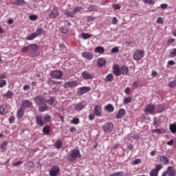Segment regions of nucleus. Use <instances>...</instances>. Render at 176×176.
Returning <instances> with one entry per match:
<instances>
[{
	"instance_id": "f257e3e1",
	"label": "nucleus",
	"mask_w": 176,
	"mask_h": 176,
	"mask_svg": "<svg viewBox=\"0 0 176 176\" xmlns=\"http://www.w3.org/2000/svg\"><path fill=\"white\" fill-rule=\"evenodd\" d=\"M34 101L37 105H39V112L49 111V106L46 104V99L42 95H38L34 98Z\"/></svg>"
},
{
	"instance_id": "f03ea898",
	"label": "nucleus",
	"mask_w": 176,
	"mask_h": 176,
	"mask_svg": "<svg viewBox=\"0 0 176 176\" xmlns=\"http://www.w3.org/2000/svg\"><path fill=\"white\" fill-rule=\"evenodd\" d=\"M113 74L116 76H120V75H127L129 74V67L126 65L119 66V65H114L113 67Z\"/></svg>"
},
{
	"instance_id": "7ed1b4c3",
	"label": "nucleus",
	"mask_w": 176,
	"mask_h": 176,
	"mask_svg": "<svg viewBox=\"0 0 176 176\" xmlns=\"http://www.w3.org/2000/svg\"><path fill=\"white\" fill-rule=\"evenodd\" d=\"M52 120V116L49 114H45L44 116L42 114L38 115L36 117V123L38 124V126H42L46 124V123H49Z\"/></svg>"
},
{
	"instance_id": "20e7f679",
	"label": "nucleus",
	"mask_w": 176,
	"mask_h": 176,
	"mask_svg": "<svg viewBox=\"0 0 176 176\" xmlns=\"http://www.w3.org/2000/svg\"><path fill=\"white\" fill-rule=\"evenodd\" d=\"M82 157V154L78 149H74L70 151L69 155H67L68 162H75L77 159H80Z\"/></svg>"
},
{
	"instance_id": "39448f33",
	"label": "nucleus",
	"mask_w": 176,
	"mask_h": 176,
	"mask_svg": "<svg viewBox=\"0 0 176 176\" xmlns=\"http://www.w3.org/2000/svg\"><path fill=\"white\" fill-rule=\"evenodd\" d=\"M144 56H145L144 50H137L133 54V60H135V61H138L139 60H141V58H144Z\"/></svg>"
},
{
	"instance_id": "423d86ee",
	"label": "nucleus",
	"mask_w": 176,
	"mask_h": 176,
	"mask_svg": "<svg viewBox=\"0 0 176 176\" xmlns=\"http://www.w3.org/2000/svg\"><path fill=\"white\" fill-rule=\"evenodd\" d=\"M102 128L106 134H108V133H112V131H113V123L111 122H107L102 126Z\"/></svg>"
},
{
	"instance_id": "0eeeda50",
	"label": "nucleus",
	"mask_w": 176,
	"mask_h": 176,
	"mask_svg": "<svg viewBox=\"0 0 176 176\" xmlns=\"http://www.w3.org/2000/svg\"><path fill=\"white\" fill-rule=\"evenodd\" d=\"M176 175V170L173 166H168L166 171H164L162 176H175Z\"/></svg>"
},
{
	"instance_id": "6e6552de",
	"label": "nucleus",
	"mask_w": 176,
	"mask_h": 176,
	"mask_svg": "<svg viewBox=\"0 0 176 176\" xmlns=\"http://www.w3.org/2000/svg\"><path fill=\"white\" fill-rule=\"evenodd\" d=\"M52 79H61L63 78V71L61 70H54L50 74Z\"/></svg>"
},
{
	"instance_id": "1a4fd4ad",
	"label": "nucleus",
	"mask_w": 176,
	"mask_h": 176,
	"mask_svg": "<svg viewBox=\"0 0 176 176\" xmlns=\"http://www.w3.org/2000/svg\"><path fill=\"white\" fill-rule=\"evenodd\" d=\"M58 14H60V12H58V7L54 6L53 9L50 10L49 17L50 19H56Z\"/></svg>"
},
{
	"instance_id": "9d476101",
	"label": "nucleus",
	"mask_w": 176,
	"mask_h": 176,
	"mask_svg": "<svg viewBox=\"0 0 176 176\" xmlns=\"http://www.w3.org/2000/svg\"><path fill=\"white\" fill-rule=\"evenodd\" d=\"M60 174V167L57 166H52L50 170V176H58Z\"/></svg>"
},
{
	"instance_id": "9b49d317",
	"label": "nucleus",
	"mask_w": 176,
	"mask_h": 176,
	"mask_svg": "<svg viewBox=\"0 0 176 176\" xmlns=\"http://www.w3.org/2000/svg\"><path fill=\"white\" fill-rule=\"evenodd\" d=\"M21 107H22L25 110L28 108H32V102L28 100H24L21 102Z\"/></svg>"
},
{
	"instance_id": "f8f14e48",
	"label": "nucleus",
	"mask_w": 176,
	"mask_h": 176,
	"mask_svg": "<svg viewBox=\"0 0 176 176\" xmlns=\"http://www.w3.org/2000/svg\"><path fill=\"white\" fill-rule=\"evenodd\" d=\"M155 109H156L155 104H149L145 107L144 112L145 113H153Z\"/></svg>"
},
{
	"instance_id": "ddd939ff",
	"label": "nucleus",
	"mask_w": 176,
	"mask_h": 176,
	"mask_svg": "<svg viewBox=\"0 0 176 176\" xmlns=\"http://www.w3.org/2000/svg\"><path fill=\"white\" fill-rule=\"evenodd\" d=\"M78 85L79 83H78L77 81H69L65 82L63 87H65V89H71L72 87H76V86H78Z\"/></svg>"
},
{
	"instance_id": "4468645a",
	"label": "nucleus",
	"mask_w": 176,
	"mask_h": 176,
	"mask_svg": "<svg viewBox=\"0 0 176 176\" xmlns=\"http://www.w3.org/2000/svg\"><path fill=\"white\" fill-rule=\"evenodd\" d=\"M6 74H0V88L2 89V87H5L8 83L6 82Z\"/></svg>"
},
{
	"instance_id": "2eb2a0df",
	"label": "nucleus",
	"mask_w": 176,
	"mask_h": 176,
	"mask_svg": "<svg viewBox=\"0 0 176 176\" xmlns=\"http://www.w3.org/2000/svg\"><path fill=\"white\" fill-rule=\"evenodd\" d=\"M102 112L101 106L96 104L94 108V113L96 116H101V113Z\"/></svg>"
},
{
	"instance_id": "dca6fc26",
	"label": "nucleus",
	"mask_w": 176,
	"mask_h": 176,
	"mask_svg": "<svg viewBox=\"0 0 176 176\" xmlns=\"http://www.w3.org/2000/svg\"><path fill=\"white\" fill-rule=\"evenodd\" d=\"M24 113H25V109L21 107L16 111V118L21 119L24 116Z\"/></svg>"
},
{
	"instance_id": "f3484780",
	"label": "nucleus",
	"mask_w": 176,
	"mask_h": 176,
	"mask_svg": "<svg viewBox=\"0 0 176 176\" xmlns=\"http://www.w3.org/2000/svg\"><path fill=\"white\" fill-rule=\"evenodd\" d=\"M90 90H91V88L89 87H82L79 89L78 93L80 96H83V94H85V93H89Z\"/></svg>"
},
{
	"instance_id": "a211bd4d",
	"label": "nucleus",
	"mask_w": 176,
	"mask_h": 176,
	"mask_svg": "<svg viewBox=\"0 0 176 176\" xmlns=\"http://www.w3.org/2000/svg\"><path fill=\"white\" fill-rule=\"evenodd\" d=\"M82 57H83V58H86L87 60H90L94 58V55L89 52H84L82 54Z\"/></svg>"
},
{
	"instance_id": "6ab92c4d",
	"label": "nucleus",
	"mask_w": 176,
	"mask_h": 176,
	"mask_svg": "<svg viewBox=\"0 0 176 176\" xmlns=\"http://www.w3.org/2000/svg\"><path fill=\"white\" fill-rule=\"evenodd\" d=\"M82 76L83 79H85V80L93 79V78H94V76L89 74V72H87V71L82 72Z\"/></svg>"
},
{
	"instance_id": "aec40b11",
	"label": "nucleus",
	"mask_w": 176,
	"mask_h": 176,
	"mask_svg": "<svg viewBox=\"0 0 176 176\" xmlns=\"http://www.w3.org/2000/svg\"><path fill=\"white\" fill-rule=\"evenodd\" d=\"M107 64V60H105V58H99L97 60V65L98 67H100V68L102 67H104Z\"/></svg>"
},
{
	"instance_id": "412c9836",
	"label": "nucleus",
	"mask_w": 176,
	"mask_h": 176,
	"mask_svg": "<svg viewBox=\"0 0 176 176\" xmlns=\"http://www.w3.org/2000/svg\"><path fill=\"white\" fill-rule=\"evenodd\" d=\"M126 113V110L124 109H120L118 114L116 116V119H122Z\"/></svg>"
},
{
	"instance_id": "4be33fe9",
	"label": "nucleus",
	"mask_w": 176,
	"mask_h": 176,
	"mask_svg": "<svg viewBox=\"0 0 176 176\" xmlns=\"http://www.w3.org/2000/svg\"><path fill=\"white\" fill-rule=\"evenodd\" d=\"M85 107H86V104H83V102H80L74 105V109L79 112L82 111V109H83Z\"/></svg>"
},
{
	"instance_id": "5701e85b",
	"label": "nucleus",
	"mask_w": 176,
	"mask_h": 176,
	"mask_svg": "<svg viewBox=\"0 0 176 176\" xmlns=\"http://www.w3.org/2000/svg\"><path fill=\"white\" fill-rule=\"evenodd\" d=\"M160 162L161 163H163V164H168L170 160L167 158V157H165L164 155H160Z\"/></svg>"
},
{
	"instance_id": "b1692460",
	"label": "nucleus",
	"mask_w": 176,
	"mask_h": 176,
	"mask_svg": "<svg viewBox=\"0 0 176 176\" xmlns=\"http://www.w3.org/2000/svg\"><path fill=\"white\" fill-rule=\"evenodd\" d=\"M104 111H107V112L111 113L115 111V107H113V105L109 104L104 107Z\"/></svg>"
},
{
	"instance_id": "393cba45",
	"label": "nucleus",
	"mask_w": 176,
	"mask_h": 176,
	"mask_svg": "<svg viewBox=\"0 0 176 176\" xmlns=\"http://www.w3.org/2000/svg\"><path fill=\"white\" fill-rule=\"evenodd\" d=\"M56 99L53 96H50L49 99H45V104L47 103L48 105H53L54 104V101Z\"/></svg>"
},
{
	"instance_id": "a878e982",
	"label": "nucleus",
	"mask_w": 176,
	"mask_h": 176,
	"mask_svg": "<svg viewBox=\"0 0 176 176\" xmlns=\"http://www.w3.org/2000/svg\"><path fill=\"white\" fill-rule=\"evenodd\" d=\"M44 32L45 31H43V28H39L36 30V32H34V33L36 35V37H37V36H41L42 34H45Z\"/></svg>"
},
{
	"instance_id": "bb28decb",
	"label": "nucleus",
	"mask_w": 176,
	"mask_h": 176,
	"mask_svg": "<svg viewBox=\"0 0 176 176\" xmlns=\"http://www.w3.org/2000/svg\"><path fill=\"white\" fill-rule=\"evenodd\" d=\"M95 53H100L102 54V53H104L105 52V49H104V47H97L94 50Z\"/></svg>"
},
{
	"instance_id": "cd10ccee",
	"label": "nucleus",
	"mask_w": 176,
	"mask_h": 176,
	"mask_svg": "<svg viewBox=\"0 0 176 176\" xmlns=\"http://www.w3.org/2000/svg\"><path fill=\"white\" fill-rule=\"evenodd\" d=\"M113 80V75L112 74H108L104 78V82H112Z\"/></svg>"
},
{
	"instance_id": "c85d7f7f",
	"label": "nucleus",
	"mask_w": 176,
	"mask_h": 176,
	"mask_svg": "<svg viewBox=\"0 0 176 176\" xmlns=\"http://www.w3.org/2000/svg\"><path fill=\"white\" fill-rule=\"evenodd\" d=\"M55 146L57 149H61V148L63 147V141L58 140L56 142H55Z\"/></svg>"
},
{
	"instance_id": "c756f323",
	"label": "nucleus",
	"mask_w": 176,
	"mask_h": 176,
	"mask_svg": "<svg viewBox=\"0 0 176 176\" xmlns=\"http://www.w3.org/2000/svg\"><path fill=\"white\" fill-rule=\"evenodd\" d=\"M43 133L44 134H50V126L47 125L43 128Z\"/></svg>"
},
{
	"instance_id": "7c9ffc66",
	"label": "nucleus",
	"mask_w": 176,
	"mask_h": 176,
	"mask_svg": "<svg viewBox=\"0 0 176 176\" xmlns=\"http://www.w3.org/2000/svg\"><path fill=\"white\" fill-rule=\"evenodd\" d=\"M38 47L36 45V44H30L29 45V50H32L33 52H36L38 50Z\"/></svg>"
},
{
	"instance_id": "2f4dec72",
	"label": "nucleus",
	"mask_w": 176,
	"mask_h": 176,
	"mask_svg": "<svg viewBox=\"0 0 176 176\" xmlns=\"http://www.w3.org/2000/svg\"><path fill=\"white\" fill-rule=\"evenodd\" d=\"M169 130L173 133V134H175L176 133V124H171L169 126Z\"/></svg>"
},
{
	"instance_id": "473e14b6",
	"label": "nucleus",
	"mask_w": 176,
	"mask_h": 176,
	"mask_svg": "<svg viewBox=\"0 0 176 176\" xmlns=\"http://www.w3.org/2000/svg\"><path fill=\"white\" fill-rule=\"evenodd\" d=\"M80 37L82 39H89V38H91V34H88V33H82L80 34Z\"/></svg>"
},
{
	"instance_id": "72a5a7b5",
	"label": "nucleus",
	"mask_w": 176,
	"mask_h": 176,
	"mask_svg": "<svg viewBox=\"0 0 176 176\" xmlns=\"http://www.w3.org/2000/svg\"><path fill=\"white\" fill-rule=\"evenodd\" d=\"M59 31L62 33V34H67L69 29L68 27L67 26H63L59 28Z\"/></svg>"
},
{
	"instance_id": "f704fd0d",
	"label": "nucleus",
	"mask_w": 176,
	"mask_h": 176,
	"mask_svg": "<svg viewBox=\"0 0 176 176\" xmlns=\"http://www.w3.org/2000/svg\"><path fill=\"white\" fill-rule=\"evenodd\" d=\"M65 14L68 17H75V14L74 13V11L66 10L65 11Z\"/></svg>"
},
{
	"instance_id": "c9c22d12",
	"label": "nucleus",
	"mask_w": 176,
	"mask_h": 176,
	"mask_svg": "<svg viewBox=\"0 0 176 176\" xmlns=\"http://www.w3.org/2000/svg\"><path fill=\"white\" fill-rule=\"evenodd\" d=\"M133 101V98L131 97H127L125 99H124L123 104L124 105H127V104H130Z\"/></svg>"
},
{
	"instance_id": "e433bc0d",
	"label": "nucleus",
	"mask_w": 176,
	"mask_h": 176,
	"mask_svg": "<svg viewBox=\"0 0 176 176\" xmlns=\"http://www.w3.org/2000/svg\"><path fill=\"white\" fill-rule=\"evenodd\" d=\"M153 126H155V129H157V127H159V126H160V120L154 118Z\"/></svg>"
},
{
	"instance_id": "4c0bfd02",
	"label": "nucleus",
	"mask_w": 176,
	"mask_h": 176,
	"mask_svg": "<svg viewBox=\"0 0 176 176\" xmlns=\"http://www.w3.org/2000/svg\"><path fill=\"white\" fill-rule=\"evenodd\" d=\"M81 10H83V8L82 7L76 6L73 10V13H74V15H75V14H76V13L80 12Z\"/></svg>"
},
{
	"instance_id": "58836bf2",
	"label": "nucleus",
	"mask_w": 176,
	"mask_h": 176,
	"mask_svg": "<svg viewBox=\"0 0 176 176\" xmlns=\"http://www.w3.org/2000/svg\"><path fill=\"white\" fill-rule=\"evenodd\" d=\"M35 38H36V34L34 33H32L30 36H28L26 37V39H27V41H34V39H35Z\"/></svg>"
},
{
	"instance_id": "ea45409f",
	"label": "nucleus",
	"mask_w": 176,
	"mask_h": 176,
	"mask_svg": "<svg viewBox=\"0 0 176 176\" xmlns=\"http://www.w3.org/2000/svg\"><path fill=\"white\" fill-rule=\"evenodd\" d=\"M25 3V1L24 0H15L14 5H16L17 6L20 5H24Z\"/></svg>"
},
{
	"instance_id": "a19ab883",
	"label": "nucleus",
	"mask_w": 176,
	"mask_h": 176,
	"mask_svg": "<svg viewBox=\"0 0 176 176\" xmlns=\"http://www.w3.org/2000/svg\"><path fill=\"white\" fill-rule=\"evenodd\" d=\"M88 10L89 12H95V10H97V7L94 5H89Z\"/></svg>"
},
{
	"instance_id": "79ce46f5",
	"label": "nucleus",
	"mask_w": 176,
	"mask_h": 176,
	"mask_svg": "<svg viewBox=\"0 0 176 176\" xmlns=\"http://www.w3.org/2000/svg\"><path fill=\"white\" fill-rule=\"evenodd\" d=\"M12 96H13L12 91H8V92L3 95V97H6V98H11Z\"/></svg>"
},
{
	"instance_id": "37998d69",
	"label": "nucleus",
	"mask_w": 176,
	"mask_h": 176,
	"mask_svg": "<svg viewBox=\"0 0 176 176\" xmlns=\"http://www.w3.org/2000/svg\"><path fill=\"white\" fill-rule=\"evenodd\" d=\"M79 118H73L71 121L70 123H72V124H79Z\"/></svg>"
},
{
	"instance_id": "c03bdc74",
	"label": "nucleus",
	"mask_w": 176,
	"mask_h": 176,
	"mask_svg": "<svg viewBox=\"0 0 176 176\" xmlns=\"http://www.w3.org/2000/svg\"><path fill=\"white\" fill-rule=\"evenodd\" d=\"M158 174H159V172H157V170H156V169H153L150 172L151 176H157Z\"/></svg>"
},
{
	"instance_id": "a18cd8bd",
	"label": "nucleus",
	"mask_w": 176,
	"mask_h": 176,
	"mask_svg": "<svg viewBox=\"0 0 176 176\" xmlns=\"http://www.w3.org/2000/svg\"><path fill=\"white\" fill-rule=\"evenodd\" d=\"M162 168H163V164H157L155 166V168H154V170H156V171L159 173Z\"/></svg>"
},
{
	"instance_id": "49530a36",
	"label": "nucleus",
	"mask_w": 176,
	"mask_h": 176,
	"mask_svg": "<svg viewBox=\"0 0 176 176\" xmlns=\"http://www.w3.org/2000/svg\"><path fill=\"white\" fill-rule=\"evenodd\" d=\"M21 52H23V53H28L30 52V47H29V45L23 47L21 49Z\"/></svg>"
},
{
	"instance_id": "de8ad7c7",
	"label": "nucleus",
	"mask_w": 176,
	"mask_h": 176,
	"mask_svg": "<svg viewBox=\"0 0 176 176\" xmlns=\"http://www.w3.org/2000/svg\"><path fill=\"white\" fill-rule=\"evenodd\" d=\"M27 167H29L30 168H32V167H34V162H32V161L28 162Z\"/></svg>"
},
{
	"instance_id": "09e8293b",
	"label": "nucleus",
	"mask_w": 176,
	"mask_h": 176,
	"mask_svg": "<svg viewBox=\"0 0 176 176\" xmlns=\"http://www.w3.org/2000/svg\"><path fill=\"white\" fill-rule=\"evenodd\" d=\"M6 146H8V142L3 141L1 144L2 149H4V151H6Z\"/></svg>"
},
{
	"instance_id": "8fccbe9b",
	"label": "nucleus",
	"mask_w": 176,
	"mask_h": 176,
	"mask_svg": "<svg viewBox=\"0 0 176 176\" xmlns=\"http://www.w3.org/2000/svg\"><path fill=\"white\" fill-rule=\"evenodd\" d=\"M156 23L157 24H163V23H164V21L163 20V18L162 17H158L157 21H156Z\"/></svg>"
},
{
	"instance_id": "3c124183",
	"label": "nucleus",
	"mask_w": 176,
	"mask_h": 176,
	"mask_svg": "<svg viewBox=\"0 0 176 176\" xmlns=\"http://www.w3.org/2000/svg\"><path fill=\"white\" fill-rule=\"evenodd\" d=\"M112 8L114 10H119L120 9V6L119 4H113Z\"/></svg>"
},
{
	"instance_id": "603ef678",
	"label": "nucleus",
	"mask_w": 176,
	"mask_h": 176,
	"mask_svg": "<svg viewBox=\"0 0 176 176\" xmlns=\"http://www.w3.org/2000/svg\"><path fill=\"white\" fill-rule=\"evenodd\" d=\"M144 3H150L151 5H155V0H143Z\"/></svg>"
},
{
	"instance_id": "864d4df0",
	"label": "nucleus",
	"mask_w": 176,
	"mask_h": 176,
	"mask_svg": "<svg viewBox=\"0 0 176 176\" xmlns=\"http://www.w3.org/2000/svg\"><path fill=\"white\" fill-rule=\"evenodd\" d=\"M176 86V80H173L169 83V87L173 88Z\"/></svg>"
},
{
	"instance_id": "5fc2aeb1",
	"label": "nucleus",
	"mask_w": 176,
	"mask_h": 176,
	"mask_svg": "<svg viewBox=\"0 0 176 176\" xmlns=\"http://www.w3.org/2000/svg\"><path fill=\"white\" fill-rule=\"evenodd\" d=\"M170 57H175L176 56V48L173 50L169 54Z\"/></svg>"
},
{
	"instance_id": "6e6d98bb",
	"label": "nucleus",
	"mask_w": 176,
	"mask_h": 176,
	"mask_svg": "<svg viewBox=\"0 0 176 176\" xmlns=\"http://www.w3.org/2000/svg\"><path fill=\"white\" fill-rule=\"evenodd\" d=\"M87 21H94V20H96V18L92 16H87Z\"/></svg>"
},
{
	"instance_id": "4d7b16f0",
	"label": "nucleus",
	"mask_w": 176,
	"mask_h": 176,
	"mask_svg": "<svg viewBox=\"0 0 176 176\" xmlns=\"http://www.w3.org/2000/svg\"><path fill=\"white\" fill-rule=\"evenodd\" d=\"M132 87H133V88L135 89H138V82L135 81V82L133 83Z\"/></svg>"
},
{
	"instance_id": "13d9d810",
	"label": "nucleus",
	"mask_w": 176,
	"mask_h": 176,
	"mask_svg": "<svg viewBox=\"0 0 176 176\" xmlns=\"http://www.w3.org/2000/svg\"><path fill=\"white\" fill-rule=\"evenodd\" d=\"M118 52H119V48L118 47L111 49V53H118Z\"/></svg>"
},
{
	"instance_id": "bf43d9fd",
	"label": "nucleus",
	"mask_w": 176,
	"mask_h": 176,
	"mask_svg": "<svg viewBox=\"0 0 176 176\" xmlns=\"http://www.w3.org/2000/svg\"><path fill=\"white\" fill-rule=\"evenodd\" d=\"M153 133H157V134H162L163 132L162 131V129H154L153 130Z\"/></svg>"
},
{
	"instance_id": "052dcab7",
	"label": "nucleus",
	"mask_w": 176,
	"mask_h": 176,
	"mask_svg": "<svg viewBox=\"0 0 176 176\" xmlns=\"http://www.w3.org/2000/svg\"><path fill=\"white\" fill-rule=\"evenodd\" d=\"M14 120H15V118L14 116L10 117L8 119L9 123H10V124L14 123Z\"/></svg>"
},
{
	"instance_id": "680f3d73",
	"label": "nucleus",
	"mask_w": 176,
	"mask_h": 176,
	"mask_svg": "<svg viewBox=\"0 0 176 176\" xmlns=\"http://www.w3.org/2000/svg\"><path fill=\"white\" fill-rule=\"evenodd\" d=\"M88 118L89 120H94L96 116L94 114H89Z\"/></svg>"
},
{
	"instance_id": "e2e57ef3",
	"label": "nucleus",
	"mask_w": 176,
	"mask_h": 176,
	"mask_svg": "<svg viewBox=\"0 0 176 176\" xmlns=\"http://www.w3.org/2000/svg\"><path fill=\"white\" fill-rule=\"evenodd\" d=\"M131 91V89H130V87H126L124 90L125 94H130Z\"/></svg>"
},
{
	"instance_id": "0e129e2a",
	"label": "nucleus",
	"mask_w": 176,
	"mask_h": 176,
	"mask_svg": "<svg viewBox=\"0 0 176 176\" xmlns=\"http://www.w3.org/2000/svg\"><path fill=\"white\" fill-rule=\"evenodd\" d=\"M133 163L134 164H140V163H141V160L140 159H136V160L133 161Z\"/></svg>"
},
{
	"instance_id": "69168bd1",
	"label": "nucleus",
	"mask_w": 176,
	"mask_h": 176,
	"mask_svg": "<svg viewBox=\"0 0 176 176\" xmlns=\"http://www.w3.org/2000/svg\"><path fill=\"white\" fill-rule=\"evenodd\" d=\"M37 19H38V16H36V15H30V20L35 21Z\"/></svg>"
},
{
	"instance_id": "338daca9",
	"label": "nucleus",
	"mask_w": 176,
	"mask_h": 176,
	"mask_svg": "<svg viewBox=\"0 0 176 176\" xmlns=\"http://www.w3.org/2000/svg\"><path fill=\"white\" fill-rule=\"evenodd\" d=\"M3 112H5V107L0 106V115H3Z\"/></svg>"
},
{
	"instance_id": "774afa93",
	"label": "nucleus",
	"mask_w": 176,
	"mask_h": 176,
	"mask_svg": "<svg viewBox=\"0 0 176 176\" xmlns=\"http://www.w3.org/2000/svg\"><path fill=\"white\" fill-rule=\"evenodd\" d=\"M168 6V5H167L166 3H163V4H161L160 8H161V9H167Z\"/></svg>"
}]
</instances>
